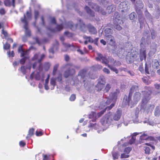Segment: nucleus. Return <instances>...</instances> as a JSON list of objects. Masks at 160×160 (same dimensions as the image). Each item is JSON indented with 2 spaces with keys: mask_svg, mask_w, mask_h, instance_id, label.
Segmentation results:
<instances>
[{
  "mask_svg": "<svg viewBox=\"0 0 160 160\" xmlns=\"http://www.w3.org/2000/svg\"><path fill=\"white\" fill-rule=\"evenodd\" d=\"M106 57H104L103 55L99 53H97V57L95 58V59L97 61H101L102 60V63H104L106 62L105 60H106Z\"/></svg>",
  "mask_w": 160,
  "mask_h": 160,
  "instance_id": "21",
  "label": "nucleus"
},
{
  "mask_svg": "<svg viewBox=\"0 0 160 160\" xmlns=\"http://www.w3.org/2000/svg\"><path fill=\"white\" fill-rule=\"evenodd\" d=\"M108 67L110 68L111 70L115 72L116 73H118V71L116 68L111 66L110 65H108Z\"/></svg>",
  "mask_w": 160,
  "mask_h": 160,
  "instance_id": "44",
  "label": "nucleus"
},
{
  "mask_svg": "<svg viewBox=\"0 0 160 160\" xmlns=\"http://www.w3.org/2000/svg\"><path fill=\"white\" fill-rule=\"evenodd\" d=\"M112 85L111 84L108 83L105 87L104 89V92H108L111 87Z\"/></svg>",
  "mask_w": 160,
  "mask_h": 160,
  "instance_id": "46",
  "label": "nucleus"
},
{
  "mask_svg": "<svg viewBox=\"0 0 160 160\" xmlns=\"http://www.w3.org/2000/svg\"><path fill=\"white\" fill-rule=\"evenodd\" d=\"M119 8L121 9L122 14L127 13L130 9L128 1H126L121 2L118 6Z\"/></svg>",
  "mask_w": 160,
  "mask_h": 160,
  "instance_id": "9",
  "label": "nucleus"
},
{
  "mask_svg": "<svg viewBox=\"0 0 160 160\" xmlns=\"http://www.w3.org/2000/svg\"><path fill=\"white\" fill-rule=\"evenodd\" d=\"M10 45L8 43H6L3 45V48L4 49H8L9 48Z\"/></svg>",
  "mask_w": 160,
  "mask_h": 160,
  "instance_id": "62",
  "label": "nucleus"
},
{
  "mask_svg": "<svg viewBox=\"0 0 160 160\" xmlns=\"http://www.w3.org/2000/svg\"><path fill=\"white\" fill-rule=\"evenodd\" d=\"M105 78L104 76L102 75L100 76L98 79V83L105 84Z\"/></svg>",
  "mask_w": 160,
  "mask_h": 160,
  "instance_id": "37",
  "label": "nucleus"
},
{
  "mask_svg": "<svg viewBox=\"0 0 160 160\" xmlns=\"http://www.w3.org/2000/svg\"><path fill=\"white\" fill-rule=\"evenodd\" d=\"M138 133H137V132L133 133V134L132 136L131 139H130L129 141V143L130 144H131L134 143L136 139V136L137 135H138Z\"/></svg>",
  "mask_w": 160,
  "mask_h": 160,
  "instance_id": "30",
  "label": "nucleus"
},
{
  "mask_svg": "<svg viewBox=\"0 0 160 160\" xmlns=\"http://www.w3.org/2000/svg\"><path fill=\"white\" fill-rule=\"evenodd\" d=\"M105 36L106 37L107 35H110L112 34L113 32V30L110 28H107L105 30Z\"/></svg>",
  "mask_w": 160,
  "mask_h": 160,
  "instance_id": "31",
  "label": "nucleus"
},
{
  "mask_svg": "<svg viewBox=\"0 0 160 160\" xmlns=\"http://www.w3.org/2000/svg\"><path fill=\"white\" fill-rule=\"evenodd\" d=\"M107 42L111 46H114L115 45V42L114 38L112 35H107L105 37Z\"/></svg>",
  "mask_w": 160,
  "mask_h": 160,
  "instance_id": "18",
  "label": "nucleus"
},
{
  "mask_svg": "<svg viewBox=\"0 0 160 160\" xmlns=\"http://www.w3.org/2000/svg\"><path fill=\"white\" fill-rule=\"evenodd\" d=\"M63 27L62 24L58 25L55 28H48V29L51 31L52 32H56L59 31L62 29Z\"/></svg>",
  "mask_w": 160,
  "mask_h": 160,
  "instance_id": "26",
  "label": "nucleus"
},
{
  "mask_svg": "<svg viewBox=\"0 0 160 160\" xmlns=\"http://www.w3.org/2000/svg\"><path fill=\"white\" fill-rule=\"evenodd\" d=\"M131 150V148L128 147L125 148L124 151V152L126 153V154H128Z\"/></svg>",
  "mask_w": 160,
  "mask_h": 160,
  "instance_id": "49",
  "label": "nucleus"
},
{
  "mask_svg": "<svg viewBox=\"0 0 160 160\" xmlns=\"http://www.w3.org/2000/svg\"><path fill=\"white\" fill-rule=\"evenodd\" d=\"M2 33L4 35L5 38L8 40L9 38L8 36V34L7 32L3 29L2 30Z\"/></svg>",
  "mask_w": 160,
  "mask_h": 160,
  "instance_id": "56",
  "label": "nucleus"
},
{
  "mask_svg": "<svg viewBox=\"0 0 160 160\" xmlns=\"http://www.w3.org/2000/svg\"><path fill=\"white\" fill-rule=\"evenodd\" d=\"M29 55H28V58H26V57H23V58H22L20 61V63L22 64H24L25 62V61H26V59H27V58H29Z\"/></svg>",
  "mask_w": 160,
  "mask_h": 160,
  "instance_id": "55",
  "label": "nucleus"
},
{
  "mask_svg": "<svg viewBox=\"0 0 160 160\" xmlns=\"http://www.w3.org/2000/svg\"><path fill=\"white\" fill-rule=\"evenodd\" d=\"M5 13V11L4 9L2 8L0 9V14L1 15H3Z\"/></svg>",
  "mask_w": 160,
  "mask_h": 160,
  "instance_id": "64",
  "label": "nucleus"
},
{
  "mask_svg": "<svg viewBox=\"0 0 160 160\" xmlns=\"http://www.w3.org/2000/svg\"><path fill=\"white\" fill-rule=\"evenodd\" d=\"M59 66L58 63L56 64H55L53 67V75H55L57 71V69Z\"/></svg>",
  "mask_w": 160,
  "mask_h": 160,
  "instance_id": "43",
  "label": "nucleus"
},
{
  "mask_svg": "<svg viewBox=\"0 0 160 160\" xmlns=\"http://www.w3.org/2000/svg\"><path fill=\"white\" fill-rule=\"evenodd\" d=\"M93 67L97 69H100L102 68V66L99 64H96L93 66Z\"/></svg>",
  "mask_w": 160,
  "mask_h": 160,
  "instance_id": "59",
  "label": "nucleus"
},
{
  "mask_svg": "<svg viewBox=\"0 0 160 160\" xmlns=\"http://www.w3.org/2000/svg\"><path fill=\"white\" fill-rule=\"evenodd\" d=\"M159 63L158 61L156 59H154L152 62V67L156 69L159 68Z\"/></svg>",
  "mask_w": 160,
  "mask_h": 160,
  "instance_id": "29",
  "label": "nucleus"
},
{
  "mask_svg": "<svg viewBox=\"0 0 160 160\" xmlns=\"http://www.w3.org/2000/svg\"><path fill=\"white\" fill-rule=\"evenodd\" d=\"M50 66V64L48 62H46L45 64V68L46 71H48Z\"/></svg>",
  "mask_w": 160,
  "mask_h": 160,
  "instance_id": "58",
  "label": "nucleus"
},
{
  "mask_svg": "<svg viewBox=\"0 0 160 160\" xmlns=\"http://www.w3.org/2000/svg\"><path fill=\"white\" fill-rule=\"evenodd\" d=\"M34 18L35 20H36L38 17L39 13L38 11L35 10L34 11Z\"/></svg>",
  "mask_w": 160,
  "mask_h": 160,
  "instance_id": "57",
  "label": "nucleus"
},
{
  "mask_svg": "<svg viewBox=\"0 0 160 160\" xmlns=\"http://www.w3.org/2000/svg\"><path fill=\"white\" fill-rule=\"evenodd\" d=\"M45 57V55L43 54L41 55L38 53H36L32 58L33 60H37V62H35L33 64L32 68L33 69L35 68L37 64L38 65L39 70H40L42 67L41 64L40 62L44 59Z\"/></svg>",
  "mask_w": 160,
  "mask_h": 160,
  "instance_id": "8",
  "label": "nucleus"
},
{
  "mask_svg": "<svg viewBox=\"0 0 160 160\" xmlns=\"http://www.w3.org/2000/svg\"><path fill=\"white\" fill-rule=\"evenodd\" d=\"M144 144L146 145L150 146L153 150H154L155 149V147L150 143H146Z\"/></svg>",
  "mask_w": 160,
  "mask_h": 160,
  "instance_id": "60",
  "label": "nucleus"
},
{
  "mask_svg": "<svg viewBox=\"0 0 160 160\" xmlns=\"http://www.w3.org/2000/svg\"><path fill=\"white\" fill-rule=\"evenodd\" d=\"M119 91L118 90L116 89L115 92L110 95V98H112V100L111 98L106 99V100H105L104 101L105 102L104 104L105 105H107L110 103L113 100L114 101L115 100L117 99V97L119 96Z\"/></svg>",
  "mask_w": 160,
  "mask_h": 160,
  "instance_id": "10",
  "label": "nucleus"
},
{
  "mask_svg": "<svg viewBox=\"0 0 160 160\" xmlns=\"http://www.w3.org/2000/svg\"><path fill=\"white\" fill-rule=\"evenodd\" d=\"M58 43L57 41H56L53 47L49 50V52L50 53L53 54L54 52L57 51L58 48Z\"/></svg>",
  "mask_w": 160,
  "mask_h": 160,
  "instance_id": "19",
  "label": "nucleus"
},
{
  "mask_svg": "<svg viewBox=\"0 0 160 160\" xmlns=\"http://www.w3.org/2000/svg\"><path fill=\"white\" fill-rule=\"evenodd\" d=\"M85 9L89 15L90 17L93 18L95 16L94 12L92 11L89 7L88 6H86L85 8Z\"/></svg>",
  "mask_w": 160,
  "mask_h": 160,
  "instance_id": "28",
  "label": "nucleus"
},
{
  "mask_svg": "<svg viewBox=\"0 0 160 160\" xmlns=\"http://www.w3.org/2000/svg\"><path fill=\"white\" fill-rule=\"evenodd\" d=\"M34 131V129L33 128H31L29 129L28 131V133L26 137L27 139L29 138L32 136L33 134Z\"/></svg>",
  "mask_w": 160,
  "mask_h": 160,
  "instance_id": "35",
  "label": "nucleus"
},
{
  "mask_svg": "<svg viewBox=\"0 0 160 160\" xmlns=\"http://www.w3.org/2000/svg\"><path fill=\"white\" fill-rule=\"evenodd\" d=\"M21 21L22 22L24 23L23 26L25 29V34L26 36L30 37L31 36V32L28 28V23L26 19V16L24 15L23 18H21Z\"/></svg>",
  "mask_w": 160,
  "mask_h": 160,
  "instance_id": "13",
  "label": "nucleus"
},
{
  "mask_svg": "<svg viewBox=\"0 0 160 160\" xmlns=\"http://www.w3.org/2000/svg\"><path fill=\"white\" fill-rule=\"evenodd\" d=\"M78 76L80 77L82 82H85L88 77L87 75L86 70L84 69L81 70L78 73Z\"/></svg>",
  "mask_w": 160,
  "mask_h": 160,
  "instance_id": "14",
  "label": "nucleus"
},
{
  "mask_svg": "<svg viewBox=\"0 0 160 160\" xmlns=\"http://www.w3.org/2000/svg\"><path fill=\"white\" fill-rule=\"evenodd\" d=\"M113 23L114 28L118 30H120L122 27L119 25L122 24L123 21L120 15L118 12H115L113 17Z\"/></svg>",
  "mask_w": 160,
  "mask_h": 160,
  "instance_id": "6",
  "label": "nucleus"
},
{
  "mask_svg": "<svg viewBox=\"0 0 160 160\" xmlns=\"http://www.w3.org/2000/svg\"><path fill=\"white\" fill-rule=\"evenodd\" d=\"M136 54L128 53L126 56V61L128 63H131L133 62L134 58L136 57Z\"/></svg>",
  "mask_w": 160,
  "mask_h": 160,
  "instance_id": "16",
  "label": "nucleus"
},
{
  "mask_svg": "<svg viewBox=\"0 0 160 160\" xmlns=\"http://www.w3.org/2000/svg\"><path fill=\"white\" fill-rule=\"evenodd\" d=\"M160 111L158 108L157 107L155 109L154 114L156 116H158L159 115Z\"/></svg>",
  "mask_w": 160,
  "mask_h": 160,
  "instance_id": "52",
  "label": "nucleus"
},
{
  "mask_svg": "<svg viewBox=\"0 0 160 160\" xmlns=\"http://www.w3.org/2000/svg\"><path fill=\"white\" fill-rule=\"evenodd\" d=\"M106 62H104V64L106 66H108V65H110L111 66L113 65L114 62V59L112 57H110L108 58H106V60H105Z\"/></svg>",
  "mask_w": 160,
  "mask_h": 160,
  "instance_id": "23",
  "label": "nucleus"
},
{
  "mask_svg": "<svg viewBox=\"0 0 160 160\" xmlns=\"http://www.w3.org/2000/svg\"><path fill=\"white\" fill-rule=\"evenodd\" d=\"M146 39L147 43L150 42V37L149 32L148 31H146L144 32L143 36L141 39V40L143 42L141 43V45H143V46L142 47L143 48V50L141 48V61H142L143 58L145 60L146 57V48H145Z\"/></svg>",
  "mask_w": 160,
  "mask_h": 160,
  "instance_id": "4",
  "label": "nucleus"
},
{
  "mask_svg": "<svg viewBox=\"0 0 160 160\" xmlns=\"http://www.w3.org/2000/svg\"><path fill=\"white\" fill-rule=\"evenodd\" d=\"M112 155L113 160L118 159V158L119 156V155L118 152H112Z\"/></svg>",
  "mask_w": 160,
  "mask_h": 160,
  "instance_id": "36",
  "label": "nucleus"
},
{
  "mask_svg": "<svg viewBox=\"0 0 160 160\" xmlns=\"http://www.w3.org/2000/svg\"><path fill=\"white\" fill-rule=\"evenodd\" d=\"M62 74L61 73L58 74V77L56 78H51L50 81V84L52 87H51V89H54V86L56 85V82H58L59 83H62Z\"/></svg>",
  "mask_w": 160,
  "mask_h": 160,
  "instance_id": "11",
  "label": "nucleus"
},
{
  "mask_svg": "<svg viewBox=\"0 0 160 160\" xmlns=\"http://www.w3.org/2000/svg\"><path fill=\"white\" fill-rule=\"evenodd\" d=\"M89 32L91 34H94L97 32L96 28L90 24H88L87 26Z\"/></svg>",
  "mask_w": 160,
  "mask_h": 160,
  "instance_id": "27",
  "label": "nucleus"
},
{
  "mask_svg": "<svg viewBox=\"0 0 160 160\" xmlns=\"http://www.w3.org/2000/svg\"><path fill=\"white\" fill-rule=\"evenodd\" d=\"M134 91H136V92L135 93L133 97V100L134 102H131V103L132 105V106H131V107L136 104L139 100L140 93L138 92L139 91L138 87L136 85L132 86L130 88L128 97H127V96L126 95L124 96L122 102V103L124 104V105H125L126 106L127 105H129L132 94Z\"/></svg>",
  "mask_w": 160,
  "mask_h": 160,
  "instance_id": "1",
  "label": "nucleus"
},
{
  "mask_svg": "<svg viewBox=\"0 0 160 160\" xmlns=\"http://www.w3.org/2000/svg\"><path fill=\"white\" fill-rule=\"evenodd\" d=\"M103 71L105 73L107 74H109L110 73V71L109 69L105 68L103 69Z\"/></svg>",
  "mask_w": 160,
  "mask_h": 160,
  "instance_id": "63",
  "label": "nucleus"
},
{
  "mask_svg": "<svg viewBox=\"0 0 160 160\" xmlns=\"http://www.w3.org/2000/svg\"><path fill=\"white\" fill-rule=\"evenodd\" d=\"M31 68V66H28L25 67L24 66H22L21 68V71L23 74H25L26 73V69L30 70Z\"/></svg>",
  "mask_w": 160,
  "mask_h": 160,
  "instance_id": "33",
  "label": "nucleus"
},
{
  "mask_svg": "<svg viewBox=\"0 0 160 160\" xmlns=\"http://www.w3.org/2000/svg\"><path fill=\"white\" fill-rule=\"evenodd\" d=\"M18 51L19 52L21 53V57H25L26 58L28 57V55L29 53V50L27 51L23 50L22 48V47L21 46L19 47Z\"/></svg>",
  "mask_w": 160,
  "mask_h": 160,
  "instance_id": "17",
  "label": "nucleus"
},
{
  "mask_svg": "<svg viewBox=\"0 0 160 160\" xmlns=\"http://www.w3.org/2000/svg\"><path fill=\"white\" fill-rule=\"evenodd\" d=\"M144 96L142 100V104L141 105V110H143V112L148 113L149 111V108L150 107L149 105L147 106V104L150 99V91L147 90L144 92Z\"/></svg>",
  "mask_w": 160,
  "mask_h": 160,
  "instance_id": "5",
  "label": "nucleus"
},
{
  "mask_svg": "<svg viewBox=\"0 0 160 160\" xmlns=\"http://www.w3.org/2000/svg\"><path fill=\"white\" fill-rule=\"evenodd\" d=\"M121 64V63L118 61L116 60H114V62L113 63L112 66H120Z\"/></svg>",
  "mask_w": 160,
  "mask_h": 160,
  "instance_id": "48",
  "label": "nucleus"
},
{
  "mask_svg": "<svg viewBox=\"0 0 160 160\" xmlns=\"http://www.w3.org/2000/svg\"><path fill=\"white\" fill-rule=\"evenodd\" d=\"M104 84L98 82L96 87L98 88V90L101 91L104 87Z\"/></svg>",
  "mask_w": 160,
  "mask_h": 160,
  "instance_id": "41",
  "label": "nucleus"
},
{
  "mask_svg": "<svg viewBox=\"0 0 160 160\" xmlns=\"http://www.w3.org/2000/svg\"><path fill=\"white\" fill-rule=\"evenodd\" d=\"M88 5L90 7H91L92 9H94L95 11L101 13L103 15H105L106 14V12L102 8H100L96 4L93 3L92 2H88Z\"/></svg>",
  "mask_w": 160,
  "mask_h": 160,
  "instance_id": "12",
  "label": "nucleus"
},
{
  "mask_svg": "<svg viewBox=\"0 0 160 160\" xmlns=\"http://www.w3.org/2000/svg\"><path fill=\"white\" fill-rule=\"evenodd\" d=\"M79 22L78 24L81 30L83 32H86L87 31V27L83 22L80 19L78 20Z\"/></svg>",
  "mask_w": 160,
  "mask_h": 160,
  "instance_id": "22",
  "label": "nucleus"
},
{
  "mask_svg": "<svg viewBox=\"0 0 160 160\" xmlns=\"http://www.w3.org/2000/svg\"><path fill=\"white\" fill-rule=\"evenodd\" d=\"M127 52L125 51V49L122 48L119 49L117 52V54L119 58H123L126 56Z\"/></svg>",
  "mask_w": 160,
  "mask_h": 160,
  "instance_id": "20",
  "label": "nucleus"
},
{
  "mask_svg": "<svg viewBox=\"0 0 160 160\" xmlns=\"http://www.w3.org/2000/svg\"><path fill=\"white\" fill-rule=\"evenodd\" d=\"M67 24V27L72 30H75L78 27L77 24H74L72 22H69Z\"/></svg>",
  "mask_w": 160,
  "mask_h": 160,
  "instance_id": "25",
  "label": "nucleus"
},
{
  "mask_svg": "<svg viewBox=\"0 0 160 160\" xmlns=\"http://www.w3.org/2000/svg\"><path fill=\"white\" fill-rule=\"evenodd\" d=\"M122 114V112L121 110L118 109L115 113L112 114V112H109L106 114L101 120V122L103 126H108L111 122L114 120L118 121L120 119Z\"/></svg>",
  "mask_w": 160,
  "mask_h": 160,
  "instance_id": "2",
  "label": "nucleus"
},
{
  "mask_svg": "<svg viewBox=\"0 0 160 160\" xmlns=\"http://www.w3.org/2000/svg\"><path fill=\"white\" fill-rule=\"evenodd\" d=\"M63 44L65 48H62V50L63 52L66 51L67 50L68 48L70 47L71 46L70 44L67 43H63Z\"/></svg>",
  "mask_w": 160,
  "mask_h": 160,
  "instance_id": "39",
  "label": "nucleus"
},
{
  "mask_svg": "<svg viewBox=\"0 0 160 160\" xmlns=\"http://www.w3.org/2000/svg\"><path fill=\"white\" fill-rule=\"evenodd\" d=\"M151 37L152 39H154L156 37V32L155 31L153 30L152 29L151 31Z\"/></svg>",
  "mask_w": 160,
  "mask_h": 160,
  "instance_id": "42",
  "label": "nucleus"
},
{
  "mask_svg": "<svg viewBox=\"0 0 160 160\" xmlns=\"http://www.w3.org/2000/svg\"><path fill=\"white\" fill-rule=\"evenodd\" d=\"M98 1H100L104 6L107 5L109 2L108 0H98Z\"/></svg>",
  "mask_w": 160,
  "mask_h": 160,
  "instance_id": "53",
  "label": "nucleus"
},
{
  "mask_svg": "<svg viewBox=\"0 0 160 160\" xmlns=\"http://www.w3.org/2000/svg\"><path fill=\"white\" fill-rule=\"evenodd\" d=\"M83 38L85 39L88 40V42L90 43H92L93 42V39L90 36L84 35L83 36Z\"/></svg>",
  "mask_w": 160,
  "mask_h": 160,
  "instance_id": "40",
  "label": "nucleus"
},
{
  "mask_svg": "<svg viewBox=\"0 0 160 160\" xmlns=\"http://www.w3.org/2000/svg\"><path fill=\"white\" fill-rule=\"evenodd\" d=\"M139 113V108H137L135 112V118L133 120V122L136 123H139V120L138 119V113Z\"/></svg>",
  "mask_w": 160,
  "mask_h": 160,
  "instance_id": "34",
  "label": "nucleus"
},
{
  "mask_svg": "<svg viewBox=\"0 0 160 160\" xmlns=\"http://www.w3.org/2000/svg\"><path fill=\"white\" fill-rule=\"evenodd\" d=\"M115 9V7L114 5H112L109 6L107 8V10L108 12L110 13V12H114Z\"/></svg>",
  "mask_w": 160,
  "mask_h": 160,
  "instance_id": "32",
  "label": "nucleus"
},
{
  "mask_svg": "<svg viewBox=\"0 0 160 160\" xmlns=\"http://www.w3.org/2000/svg\"><path fill=\"white\" fill-rule=\"evenodd\" d=\"M129 157V155L128 154H126L124 152L123 153L121 154V158H128Z\"/></svg>",
  "mask_w": 160,
  "mask_h": 160,
  "instance_id": "50",
  "label": "nucleus"
},
{
  "mask_svg": "<svg viewBox=\"0 0 160 160\" xmlns=\"http://www.w3.org/2000/svg\"><path fill=\"white\" fill-rule=\"evenodd\" d=\"M144 123H148L149 125H151L152 126H153L155 124L154 122L153 121H149L148 120L147 121H143Z\"/></svg>",
  "mask_w": 160,
  "mask_h": 160,
  "instance_id": "51",
  "label": "nucleus"
},
{
  "mask_svg": "<svg viewBox=\"0 0 160 160\" xmlns=\"http://www.w3.org/2000/svg\"><path fill=\"white\" fill-rule=\"evenodd\" d=\"M136 16V14L134 12L131 13L129 15V18L131 20H133Z\"/></svg>",
  "mask_w": 160,
  "mask_h": 160,
  "instance_id": "54",
  "label": "nucleus"
},
{
  "mask_svg": "<svg viewBox=\"0 0 160 160\" xmlns=\"http://www.w3.org/2000/svg\"><path fill=\"white\" fill-rule=\"evenodd\" d=\"M136 7V10L138 14L139 15L140 14V11L138 7L139 6V3H138L137 1L136 2V4H135Z\"/></svg>",
  "mask_w": 160,
  "mask_h": 160,
  "instance_id": "45",
  "label": "nucleus"
},
{
  "mask_svg": "<svg viewBox=\"0 0 160 160\" xmlns=\"http://www.w3.org/2000/svg\"><path fill=\"white\" fill-rule=\"evenodd\" d=\"M88 127L89 128H94L95 129H98L99 127L98 125L96 123H90L89 125L88 126Z\"/></svg>",
  "mask_w": 160,
  "mask_h": 160,
  "instance_id": "38",
  "label": "nucleus"
},
{
  "mask_svg": "<svg viewBox=\"0 0 160 160\" xmlns=\"http://www.w3.org/2000/svg\"><path fill=\"white\" fill-rule=\"evenodd\" d=\"M105 102L102 101L101 103L99 108L100 109H103V110L99 112L97 114L96 113L94 112H92L90 114L89 116V118H92V122L95 121L98 118L101 117L105 112L106 110L107 109L108 110H110L114 106V103H112L109 107H105L107 105H105L104 104Z\"/></svg>",
  "mask_w": 160,
  "mask_h": 160,
  "instance_id": "3",
  "label": "nucleus"
},
{
  "mask_svg": "<svg viewBox=\"0 0 160 160\" xmlns=\"http://www.w3.org/2000/svg\"><path fill=\"white\" fill-rule=\"evenodd\" d=\"M144 150L145 151V152L146 154H149L150 153V149L148 147H144Z\"/></svg>",
  "mask_w": 160,
  "mask_h": 160,
  "instance_id": "47",
  "label": "nucleus"
},
{
  "mask_svg": "<svg viewBox=\"0 0 160 160\" xmlns=\"http://www.w3.org/2000/svg\"><path fill=\"white\" fill-rule=\"evenodd\" d=\"M149 140L151 141H155L154 137L151 136H149L145 132L143 133L141 135V141Z\"/></svg>",
  "mask_w": 160,
  "mask_h": 160,
  "instance_id": "15",
  "label": "nucleus"
},
{
  "mask_svg": "<svg viewBox=\"0 0 160 160\" xmlns=\"http://www.w3.org/2000/svg\"><path fill=\"white\" fill-rule=\"evenodd\" d=\"M75 98H76V96H75V94H73L69 98V99L71 101H73L75 100Z\"/></svg>",
  "mask_w": 160,
  "mask_h": 160,
  "instance_id": "61",
  "label": "nucleus"
},
{
  "mask_svg": "<svg viewBox=\"0 0 160 160\" xmlns=\"http://www.w3.org/2000/svg\"><path fill=\"white\" fill-rule=\"evenodd\" d=\"M34 77L35 79L37 80H39L41 79L43 81L44 80V74L41 72H37V73L34 74Z\"/></svg>",
  "mask_w": 160,
  "mask_h": 160,
  "instance_id": "24",
  "label": "nucleus"
},
{
  "mask_svg": "<svg viewBox=\"0 0 160 160\" xmlns=\"http://www.w3.org/2000/svg\"><path fill=\"white\" fill-rule=\"evenodd\" d=\"M64 68H67L63 74V75L65 78H68L70 75H72L75 73V68L79 69V66H75L74 65L70 64H67L64 66Z\"/></svg>",
  "mask_w": 160,
  "mask_h": 160,
  "instance_id": "7",
  "label": "nucleus"
}]
</instances>
